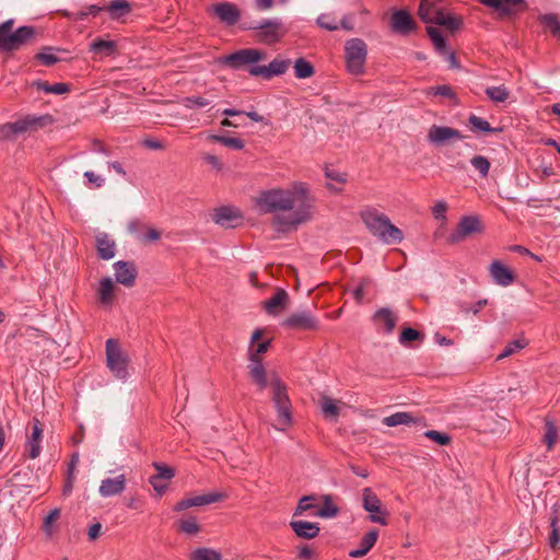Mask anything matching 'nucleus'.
I'll return each instance as SVG.
<instances>
[{
	"label": "nucleus",
	"mask_w": 560,
	"mask_h": 560,
	"mask_svg": "<svg viewBox=\"0 0 560 560\" xmlns=\"http://www.w3.org/2000/svg\"><path fill=\"white\" fill-rule=\"evenodd\" d=\"M338 514V509L331 503L329 497H326L325 505L308 513L310 516L323 517V518H331Z\"/></svg>",
	"instance_id": "obj_39"
},
{
	"label": "nucleus",
	"mask_w": 560,
	"mask_h": 560,
	"mask_svg": "<svg viewBox=\"0 0 560 560\" xmlns=\"http://www.w3.org/2000/svg\"><path fill=\"white\" fill-rule=\"evenodd\" d=\"M317 23L320 27L328 31H336L338 28L337 20L329 14H322L318 16Z\"/></svg>",
	"instance_id": "obj_56"
},
{
	"label": "nucleus",
	"mask_w": 560,
	"mask_h": 560,
	"mask_svg": "<svg viewBox=\"0 0 560 560\" xmlns=\"http://www.w3.org/2000/svg\"><path fill=\"white\" fill-rule=\"evenodd\" d=\"M142 144L150 150H163L164 144L162 141L153 138L144 139Z\"/></svg>",
	"instance_id": "obj_64"
},
{
	"label": "nucleus",
	"mask_w": 560,
	"mask_h": 560,
	"mask_svg": "<svg viewBox=\"0 0 560 560\" xmlns=\"http://www.w3.org/2000/svg\"><path fill=\"white\" fill-rule=\"evenodd\" d=\"M267 386L271 389V401L277 410L275 429L285 431L292 424L291 401L285 384L275 372L267 375Z\"/></svg>",
	"instance_id": "obj_3"
},
{
	"label": "nucleus",
	"mask_w": 560,
	"mask_h": 560,
	"mask_svg": "<svg viewBox=\"0 0 560 560\" xmlns=\"http://www.w3.org/2000/svg\"><path fill=\"white\" fill-rule=\"evenodd\" d=\"M558 439V430L552 422L546 423L545 442L549 450L552 448Z\"/></svg>",
	"instance_id": "obj_55"
},
{
	"label": "nucleus",
	"mask_w": 560,
	"mask_h": 560,
	"mask_svg": "<svg viewBox=\"0 0 560 560\" xmlns=\"http://www.w3.org/2000/svg\"><path fill=\"white\" fill-rule=\"evenodd\" d=\"M117 50L115 40H105L102 38L94 39L90 45V51L100 55L101 57L113 56Z\"/></svg>",
	"instance_id": "obj_30"
},
{
	"label": "nucleus",
	"mask_w": 560,
	"mask_h": 560,
	"mask_svg": "<svg viewBox=\"0 0 560 560\" xmlns=\"http://www.w3.org/2000/svg\"><path fill=\"white\" fill-rule=\"evenodd\" d=\"M392 28L400 34H408L415 30L411 15L406 10H396L392 15Z\"/></svg>",
	"instance_id": "obj_24"
},
{
	"label": "nucleus",
	"mask_w": 560,
	"mask_h": 560,
	"mask_svg": "<svg viewBox=\"0 0 560 560\" xmlns=\"http://www.w3.org/2000/svg\"><path fill=\"white\" fill-rule=\"evenodd\" d=\"M34 85L38 90L44 91L45 93H51V94H57V95L65 94L70 91L69 85L67 83H61V82L49 84L46 81H36V82H34Z\"/></svg>",
	"instance_id": "obj_34"
},
{
	"label": "nucleus",
	"mask_w": 560,
	"mask_h": 560,
	"mask_svg": "<svg viewBox=\"0 0 560 560\" xmlns=\"http://www.w3.org/2000/svg\"><path fill=\"white\" fill-rule=\"evenodd\" d=\"M153 467L155 468V470L158 471L156 475L152 476L153 478H158L159 480H171L173 477H174V470L166 466V465H163V464H160V463H153Z\"/></svg>",
	"instance_id": "obj_51"
},
{
	"label": "nucleus",
	"mask_w": 560,
	"mask_h": 560,
	"mask_svg": "<svg viewBox=\"0 0 560 560\" xmlns=\"http://www.w3.org/2000/svg\"><path fill=\"white\" fill-rule=\"evenodd\" d=\"M362 497H363V508L366 512H369V513L377 512V513L384 514V510H382L381 500L370 488L363 489Z\"/></svg>",
	"instance_id": "obj_31"
},
{
	"label": "nucleus",
	"mask_w": 560,
	"mask_h": 560,
	"mask_svg": "<svg viewBox=\"0 0 560 560\" xmlns=\"http://www.w3.org/2000/svg\"><path fill=\"white\" fill-rule=\"evenodd\" d=\"M125 475H118L114 478H105L101 481L98 493L102 498H109L121 494L126 489Z\"/></svg>",
	"instance_id": "obj_21"
},
{
	"label": "nucleus",
	"mask_w": 560,
	"mask_h": 560,
	"mask_svg": "<svg viewBox=\"0 0 560 560\" xmlns=\"http://www.w3.org/2000/svg\"><path fill=\"white\" fill-rule=\"evenodd\" d=\"M482 4L494 8L501 13L509 14L522 0H479Z\"/></svg>",
	"instance_id": "obj_32"
},
{
	"label": "nucleus",
	"mask_w": 560,
	"mask_h": 560,
	"mask_svg": "<svg viewBox=\"0 0 560 560\" xmlns=\"http://www.w3.org/2000/svg\"><path fill=\"white\" fill-rule=\"evenodd\" d=\"M482 226L476 215L463 217L457 223L455 230L450 234L448 242L452 244L460 243L474 233H480Z\"/></svg>",
	"instance_id": "obj_8"
},
{
	"label": "nucleus",
	"mask_w": 560,
	"mask_h": 560,
	"mask_svg": "<svg viewBox=\"0 0 560 560\" xmlns=\"http://www.w3.org/2000/svg\"><path fill=\"white\" fill-rule=\"evenodd\" d=\"M83 176L88 180V184H90L91 186H93L95 188L102 187L105 183V179L103 177H101L100 175H96L92 171L84 172Z\"/></svg>",
	"instance_id": "obj_59"
},
{
	"label": "nucleus",
	"mask_w": 560,
	"mask_h": 560,
	"mask_svg": "<svg viewBox=\"0 0 560 560\" xmlns=\"http://www.w3.org/2000/svg\"><path fill=\"white\" fill-rule=\"evenodd\" d=\"M383 424L386 427L422 424L423 418L413 417L410 412L398 411L383 419Z\"/></svg>",
	"instance_id": "obj_26"
},
{
	"label": "nucleus",
	"mask_w": 560,
	"mask_h": 560,
	"mask_svg": "<svg viewBox=\"0 0 560 560\" xmlns=\"http://www.w3.org/2000/svg\"><path fill=\"white\" fill-rule=\"evenodd\" d=\"M44 429L38 419L33 418L32 420V432L27 436L25 448L27 456L32 459L37 458L42 452Z\"/></svg>",
	"instance_id": "obj_14"
},
{
	"label": "nucleus",
	"mask_w": 560,
	"mask_h": 560,
	"mask_svg": "<svg viewBox=\"0 0 560 560\" xmlns=\"http://www.w3.org/2000/svg\"><path fill=\"white\" fill-rule=\"evenodd\" d=\"M463 138L459 130L439 125L431 126L427 135L428 141L434 145H444L452 140H462Z\"/></svg>",
	"instance_id": "obj_11"
},
{
	"label": "nucleus",
	"mask_w": 560,
	"mask_h": 560,
	"mask_svg": "<svg viewBox=\"0 0 560 560\" xmlns=\"http://www.w3.org/2000/svg\"><path fill=\"white\" fill-rule=\"evenodd\" d=\"M290 526L296 536L304 538V539L315 538L320 530L317 523H312V522H307V521L292 520L290 522Z\"/></svg>",
	"instance_id": "obj_25"
},
{
	"label": "nucleus",
	"mask_w": 560,
	"mask_h": 560,
	"mask_svg": "<svg viewBox=\"0 0 560 560\" xmlns=\"http://www.w3.org/2000/svg\"><path fill=\"white\" fill-rule=\"evenodd\" d=\"M377 538H378L377 529L370 530L362 537V539L359 544V547L349 552V556L351 558H361V557L365 556L373 548Z\"/></svg>",
	"instance_id": "obj_29"
},
{
	"label": "nucleus",
	"mask_w": 560,
	"mask_h": 560,
	"mask_svg": "<svg viewBox=\"0 0 560 560\" xmlns=\"http://www.w3.org/2000/svg\"><path fill=\"white\" fill-rule=\"evenodd\" d=\"M424 436L434 441L439 445H447L451 442V436L448 434L435 430L425 431Z\"/></svg>",
	"instance_id": "obj_54"
},
{
	"label": "nucleus",
	"mask_w": 560,
	"mask_h": 560,
	"mask_svg": "<svg viewBox=\"0 0 560 560\" xmlns=\"http://www.w3.org/2000/svg\"><path fill=\"white\" fill-rule=\"evenodd\" d=\"M427 33H428L434 48L436 49V51H439L440 54L447 52L448 48H447L446 40H445L444 36L442 35V33L438 28H435L434 26H428Z\"/></svg>",
	"instance_id": "obj_33"
},
{
	"label": "nucleus",
	"mask_w": 560,
	"mask_h": 560,
	"mask_svg": "<svg viewBox=\"0 0 560 560\" xmlns=\"http://www.w3.org/2000/svg\"><path fill=\"white\" fill-rule=\"evenodd\" d=\"M261 213H273L272 224L279 232H288L312 218V200L304 183L295 182L288 188L262 190L256 198Z\"/></svg>",
	"instance_id": "obj_1"
},
{
	"label": "nucleus",
	"mask_w": 560,
	"mask_h": 560,
	"mask_svg": "<svg viewBox=\"0 0 560 560\" xmlns=\"http://www.w3.org/2000/svg\"><path fill=\"white\" fill-rule=\"evenodd\" d=\"M115 279L118 283L130 288L135 284L138 270L132 261L118 260L114 265Z\"/></svg>",
	"instance_id": "obj_13"
},
{
	"label": "nucleus",
	"mask_w": 560,
	"mask_h": 560,
	"mask_svg": "<svg viewBox=\"0 0 560 560\" xmlns=\"http://www.w3.org/2000/svg\"><path fill=\"white\" fill-rule=\"evenodd\" d=\"M420 338V332L413 328H405L399 337L400 343H406L408 341H413Z\"/></svg>",
	"instance_id": "obj_57"
},
{
	"label": "nucleus",
	"mask_w": 560,
	"mask_h": 560,
	"mask_svg": "<svg viewBox=\"0 0 560 560\" xmlns=\"http://www.w3.org/2000/svg\"><path fill=\"white\" fill-rule=\"evenodd\" d=\"M60 511L59 509H54L50 513L45 517L43 523V530L47 535V537H51L54 534L52 525L59 518Z\"/></svg>",
	"instance_id": "obj_48"
},
{
	"label": "nucleus",
	"mask_w": 560,
	"mask_h": 560,
	"mask_svg": "<svg viewBox=\"0 0 560 560\" xmlns=\"http://www.w3.org/2000/svg\"><path fill=\"white\" fill-rule=\"evenodd\" d=\"M360 217L369 232L384 244H399L404 240L400 229L389 218L374 208H365Z\"/></svg>",
	"instance_id": "obj_2"
},
{
	"label": "nucleus",
	"mask_w": 560,
	"mask_h": 560,
	"mask_svg": "<svg viewBox=\"0 0 560 560\" xmlns=\"http://www.w3.org/2000/svg\"><path fill=\"white\" fill-rule=\"evenodd\" d=\"M557 523H558V516H553L550 521V526H551V535L549 537V545L553 548L557 546V544L559 542L560 540V533H559V528L557 526Z\"/></svg>",
	"instance_id": "obj_58"
},
{
	"label": "nucleus",
	"mask_w": 560,
	"mask_h": 560,
	"mask_svg": "<svg viewBox=\"0 0 560 560\" xmlns=\"http://www.w3.org/2000/svg\"><path fill=\"white\" fill-rule=\"evenodd\" d=\"M526 346V342L521 339L513 340L509 342L502 352L498 355V360L505 359L512 354H514L516 351L523 349Z\"/></svg>",
	"instance_id": "obj_47"
},
{
	"label": "nucleus",
	"mask_w": 560,
	"mask_h": 560,
	"mask_svg": "<svg viewBox=\"0 0 560 560\" xmlns=\"http://www.w3.org/2000/svg\"><path fill=\"white\" fill-rule=\"evenodd\" d=\"M215 16L226 25H234L241 18L238 8L231 2H220L212 7Z\"/></svg>",
	"instance_id": "obj_19"
},
{
	"label": "nucleus",
	"mask_w": 560,
	"mask_h": 560,
	"mask_svg": "<svg viewBox=\"0 0 560 560\" xmlns=\"http://www.w3.org/2000/svg\"><path fill=\"white\" fill-rule=\"evenodd\" d=\"M115 283L110 277H104L100 280L97 289V299L104 306H108L113 303L115 298Z\"/></svg>",
	"instance_id": "obj_27"
},
{
	"label": "nucleus",
	"mask_w": 560,
	"mask_h": 560,
	"mask_svg": "<svg viewBox=\"0 0 560 560\" xmlns=\"http://www.w3.org/2000/svg\"><path fill=\"white\" fill-rule=\"evenodd\" d=\"M488 304V300L483 299V300H479L476 304H474L472 306L468 307V306H465V305H462V312L464 313H472V314H478L480 312V310L486 306Z\"/></svg>",
	"instance_id": "obj_63"
},
{
	"label": "nucleus",
	"mask_w": 560,
	"mask_h": 560,
	"mask_svg": "<svg viewBox=\"0 0 560 560\" xmlns=\"http://www.w3.org/2000/svg\"><path fill=\"white\" fill-rule=\"evenodd\" d=\"M35 58L44 66H52L59 61V58L54 52L52 47H45L35 56Z\"/></svg>",
	"instance_id": "obj_45"
},
{
	"label": "nucleus",
	"mask_w": 560,
	"mask_h": 560,
	"mask_svg": "<svg viewBox=\"0 0 560 560\" xmlns=\"http://www.w3.org/2000/svg\"><path fill=\"white\" fill-rule=\"evenodd\" d=\"M347 69L351 74H362L366 59V45L360 38H352L345 46Z\"/></svg>",
	"instance_id": "obj_7"
},
{
	"label": "nucleus",
	"mask_w": 560,
	"mask_h": 560,
	"mask_svg": "<svg viewBox=\"0 0 560 560\" xmlns=\"http://www.w3.org/2000/svg\"><path fill=\"white\" fill-rule=\"evenodd\" d=\"M293 68L298 79H307L314 74V67L304 58L296 59Z\"/></svg>",
	"instance_id": "obj_36"
},
{
	"label": "nucleus",
	"mask_w": 560,
	"mask_h": 560,
	"mask_svg": "<svg viewBox=\"0 0 560 560\" xmlns=\"http://www.w3.org/2000/svg\"><path fill=\"white\" fill-rule=\"evenodd\" d=\"M212 219L215 224L229 229L236 226V222L242 219V214L234 207H220L214 210Z\"/></svg>",
	"instance_id": "obj_20"
},
{
	"label": "nucleus",
	"mask_w": 560,
	"mask_h": 560,
	"mask_svg": "<svg viewBox=\"0 0 560 560\" xmlns=\"http://www.w3.org/2000/svg\"><path fill=\"white\" fill-rule=\"evenodd\" d=\"M161 238V233L156 229L149 228L145 233L139 235V240L143 243L155 242Z\"/></svg>",
	"instance_id": "obj_60"
},
{
	"label": "nucleus",
	"mask_w": 560,
	"mask_h": 560,
	"mask_svg": "<svg viewBox=\"0 0 560 560\" xmlns=\"http://www.w3.org/2000/svg\"><path fill=\"white\" fill-rule=\"evenodd\" d=\"M446 210H447V205L446 202L444 201H439L438 203L434 205V207L432 208V214L435 219H445V213H446Z\"/></svg>",
	"instance_id": "obj_61"
},
{
	"label": "nucleus",
	"mask_w": 560,
	"mask_h": 560,
	"mask_svg": "<svg viewBox=\"0 0 560 560\" xmlns=\"http://www.w3.org/2000/svg\"><path fill=\"white\" fill-rule=\"evenodd\" d=\"M397 314L388 307H382L373 315L374 324L377 327L383 328L386 334L393 332L397 325Z\"/></svg>",
	"instance_id": "obj_22"
},
{
	"label": "nucleus",
	"mask_w": 560,
	"mask_h": 560,
	"mask_svg": "<svg viewBox=\"0 0 560 560\" xmlns=\"http://www.w3.org/2000/svg\"><path fill=\"white\" fill-rule=\"evenodd\" d=\"M289 67L288 60L275 59L268 66H252L248 69V73L253 77H262L265 79H271L276 75L283 74Z\"/></svg>",
	"instance_id": "obj_15"
},
{
	"label": "nucleus",
	"mask_w": 560,
	"mask_h": 560,
	"mask_svg": "<svg viewBox=\"0 0 560 560\" xmlns=\"http://www.w3.org/2000/svg\"><path fill=\"white\" fill-rule=\"evenodd\" d=\"M262 334L264 331L261 328L255 329L252 334L248 348V360L250 362L248 365L249 375L260 390L267 388V373L259 355L266 353L271 343L270 340L258 342L262 337Z\"/></svg>",
	"instance_id": "obj_4"
},
{
	"label": "nucleus",
	"mask_w": 560,
	"mask_h": 560,
	"mask_svg": "<svg viewBox=\"0 0 560 560\" xmlns=\"http://www.w3.org/2000/svg\"><path fill=\"white\" fill-rule=\"evenodd\" d=\"M319 405L325 417L336 419L339 416L337 404L330 397L323 396L319 400Z\"/></svg>",
	"instance_id": "obj_40"
},
{
	"label": "nucleus",
	"mask_w": 560,
	"mask_h": 560,
	"mask_svg": "<svg viewBox=\"0 0 560 560\" xmlns=\"http://www.w3.org/2000/svg\"><path fill=\"white\" fill-rule=\"evenodd\" d=\"M33 35L34 28L32 26H21L15 32H11L5 40H1L3 45L0 50H15L32 38Z\"/></svg>",
	"instance_id": "obj_17"
},
{
	"label": "nucleus",
	"mask_w": 560,
	"mask_h": 560,
	"mask_svg": "<svg viewBox=\"0 0 560 560\" xmlns=\"http://www.w3.org/2000/svg\"><path fill=\"white\" fill-rule=\"evenodd\" d=\"M287 299V292L283 290H279L264 303L265 310L270 314L275 313L277 308L281 307L284 304Z\"/></svg>",
	"instance_id": "obj_38"
},
{
	"label": "nucleus",
	"mask_w": 560,
	"mask_h": 560,
	"mask_svg": "<svg viewBox=\"0 0 560 560\" xmlns=\"http://www.w3.org/2000/svg\"><path fill=\"white\" fill-rule=\"evenodd\" d=\"M223 499V494L219 492H209L205 494L195 495L191 498L183 499L178 501L173 510L175 512H183L187 509L195 508V506H203L208 504H212L215 502H219Z\"/></svg>",
	"instance_id": "obj_12"
},
{
	"label": "nucleus",
	"mask_w": 560,
	"mask_h": 560,
	"mask_svg": "<svg viewBox=\"0 0 560 560\" xmlns=\"http://www.w3.org/2000/svg\"><path fill=\"white\" fill-rule=\"evenodd\" d=\"M485 92L494 103H503L510 97V91L504 85L489 86Z\"/></svg>",
	"instance_id": "obj_37"
},
{
	"label": "nucleus",
	"mask_w": 560,
	"mask_h": 560,
	"mask_svg": "<svg viewBox=\"0 0 560 560\" xmlns=\"http://www.w3.org/2000/svg\"><path fill=\"white\" fill-rule=\"evenodd\" d=\"M42 119V117L27 116L14 122L2 126L0 131L5 137L21 135L26 131L33 130L36 126L40 124Z\"/></svg>",
	"instance_id": "obj_16"
},
{
	"label": "nucleus",
	"mask_w": 560,
	"mask_h": 560,
	"mask_svg": "<svg viewBox=\"0 0 560 560\" xmlns=\"http://www.w3.org/2000/svg\"><path fill=\"white\" fill-rule=\"evenodd\" d=\"M471 165L480 174L482 178H486L490 171V162L489 160L483 155H475L470 160Z\"/></svg>",
	"instance_id": "obj_44"
},
{
	"label": "nucleus",
	"mask_w": 560,
	"mask_h": 560,
	"mask_svg": "<svg viewBox=\"0 0 560 560\" xmlns=\"http://www.w3.org/2000/svg\"><path fill=\"white\" fill-rule=\"evenodd\" d=\"M419 16L425 23H433L446 27L450 31L457 30L462 20L453 14L445 13L434 7L432 0H422L419 7Z\"/></svg>",
	"instance_id": "obj_6"
},
{
	"label": "nucleus",
	"mask_w": 560,
	"mask_h": 560,
	"mask_svg": "<svg viewBox=\"0 0 560 560\" xmlns=\"http://www.w3.org/2000/svg\"><path fill=\"white\" fill-rule=\"evenodd\" d=\"M256 28L259 30V40L266 44L276 43L285 34L283 24L279 19L265 20Z\"/></svg>",
	"instance_id": "obj_10"
},
{
	"label": "nucleus",
	"mask_w": 560,
	"mask_h": 560,
	"mask_svg": "<svg viewBox=\"0 0 560 560\" xmlns=\"http://www.w3.org/2000/svg\"><path fill=\"white\" fill-rule=\"evenodd\" d=\"M210 139L215 142L221 143L222 145H225L228 148H232V149L238 150V151L243 150L245 147L244 141L240 138L212 135V136H210Z\"/></svg>",
	"instance_id": "obj_41"
},
{
	"label": "nucleus",
	"mask_w": 560,
	"mask_h": 560,
	"mask_svg": "<svg viewBox=\"0 0 560 560\" xmlns=\"http://www.w3.org/2000/svg\"><path fill=\"white\" fill-rule=\"evenodd\" d=\"M191 560H221L220 552L210 548H198L190 555Z\"/></svg>",
	"instance_id": "obj_42"
},
{
	"label": "nucleus",
	"mask_w": 560,
	"mask_h": 560,
	"mask_svg": "<svg viewBox=\"0 0 560 560\" xmlns=\"http://www.w3.org/2000/svg\"><path fill=\"white\" fill-rule=\"evenodd\" d=\"M264 58V55L260 50L254 48H245L240 49L233 54L224 56L222 58V62L230 66L233 69H240L245 65L256 66Z\"/></svg>",
	"instance_id": "obj_9"
},
{
	"label": "nucleus",
	"mask_w": 560,
	"mask_h": 560,
	"mask_svg": "<svg viewBox=\"0 0 560 560\" xmlns=\"http://www.w3.org/2000/svg\"><path fill=\"white\" fill-rule=\"evenodd\" d=\"M283 325L289 328L302 330H315L318 328L317 320L306 311L292 314L284 320Z\"/></svg>",
	"instance_id": "obj_18"
},
{
	"label": "nucleus",
	"mask_w": 560,
	"mask_h": 560,
	"mask_svg": "<svg viewBox=\"0 0 560 560\" xmlns=\"http://www.w3.org/2000/svg\"><path fill=\"white\" fill-rule=\"evenodd\" d=\"M107 11L112 19L117 20L130 11V4L127 0H114L107 7Z\"/></svg>",
	"instance_id": "obj_35"
},
{
	"label": "nucleus",
	"mask_w": 560,
	"mask_h": 560,
	"mask_svg": "<svg viewBox=\"0 0 560 560\" xmlns=\"http://www.w3.org/2000/svg\"><path fill=\"white\" fill-rule=\"evenodd\" d=\"M210 101L202 96H188L183 100V105L188 109L206 107Z\"/></svg>",
	"instance_id": "obj_50"
},
{
	"label": "nucleus",
	"mask_w": 560,
	"mask_h": 560,
	"mask_svg": "<svg viewBox=\"0 0 560 560\" xmlns=\"http://www.w3.org/2000/svg\"><path fill=\"white\" fill-rule=\"evenodd\" d=\"M489 270L493 281L499 285L508 287L512 284L515 279L513 271L499 260H494L490 265Z\"/></svg>",
	"instance_id": "obj_23"
},
{
	"label": "nucleus",
	"mask_w": 560,
	"mask_h": 560,
	"mask_svg": "<svg viewBox=\"0 0 560 560\" xmlns=\"http://www.w3.org/2000/svg\"><path fill=\"white\" fill-rule=\"evenodd\" d=\"M165 481L166 480H159L158 478L153 477H150L149 479L150 485L153 487L154 491H156L159 495H162L167 488V483Z\"/></svg>",
	"instance_id": "obj_62"
},
{
	"label": "nucleus",
	"mask_w": 560,
	"mask_h": 560,
	"mask_svg": "<svg viewBox=\"0 0 560 560\" xmlns=\"http://www.w3.org/2000/svg\"><path fill=\"white\" fill-rule=\"evenodd\" d=\"M96 248L100 258L109 260L115 257L116 244L106 233L96 236Z\"/></svg>",
	"instance_id": "obj_28"
},
{
	"label": "nucleus",
	"mask_w": 560,
	"mask_h": 560,
	"mask_svg": "<svg viewBox=\"0 0 560 560\" xmlns=\"http://www.w3.org/2000/svg\"><path fill=\"white\" fill-rule=\"evenodd\" d=\"M178 529L188 535H196L200 530V526L195 516H189L178 522Z\"/></svg>",
	"instance_id": "obj_43"
},
{
	"label": "nucleus",
	"mask_w": 560,
	"mask_h": 560,
	"mask_svg": "<svg viewBox=\"0 0 560 560\" xmlns=\"http://www.w3.org/2000/svg\"><path fill=\"white\" fill-rule=\"evenodd\" d=\"M106 366L110 373L120 381H126L129 376L128 365L129 357L121 349L118 340L109 338L105 343Z\"/></svg>",
	"instance_id": "obj_5"
},
{
	"label": "nucleus",
	"mask_w": 560,
	"mask_h": 560,
	"mask_svg": "<svg viewBox=\"0 0 560 560\" xmlns=\"http://www.w3.org/2000/svg\"><path fill=\"white\" fill-rule=\"evenodd\" d=\"M428 95L443 96L446 98H454L455 93L450 85L443 84L438 86H431L427 91Z\"/></svg>",
	"instance_id": "obj_49"
},
{
	"label": "nucleus",
	"mask_w": 560,
	"mask_h": 560,
	"mask_svg": "<svg viewBox=\"0 0 560 560\" xmlns=\"http://www.w3.org/2000/svg\"><path fill=\"white\" fill-rule=\"evenodd\" d=\"M544 25L550 30L553 35L560 34V21L555 14H546L541 19Z\"/></svg>",
	"instance_id": "obj_53"
},
{
	"label": "nucleus",
	"mask_w": 560,
	"mask_h": 560,
	"mask_svg": "<svg viewBox=\"0 0 560 560\" xmlns=\"http://www.w3.org/2000/svg\"><path fill=\"white\" fill-rule=\"evenodd\" d=\"M469 124L471 125V127L477 130V131H482V132H497V131H500L501 129H494L490 126V124L481 118V117H478L476 115H471L468 119Z\"/></svg>",
	"instance_id": "obj_46"
},
{
	"label": "nucleus",
	"mask_w": 560,
	"mask_h": 560,
	"mask_svg": "<svg viewBox=\"0 0 560 560\" xmlns=\"http://www.w3.org/2000/svg\"><path fill=\"white\" fill-rule=\"evenodd\" d=\"M316 509H317V505L312 503V498L311 497H304V498H302L300 500V502H299V504H298V506L295 509L294 516L302 515L305 512L312 513Z\"/></svg>",
	"instance_id": "obj_52"
}]
</instances>
